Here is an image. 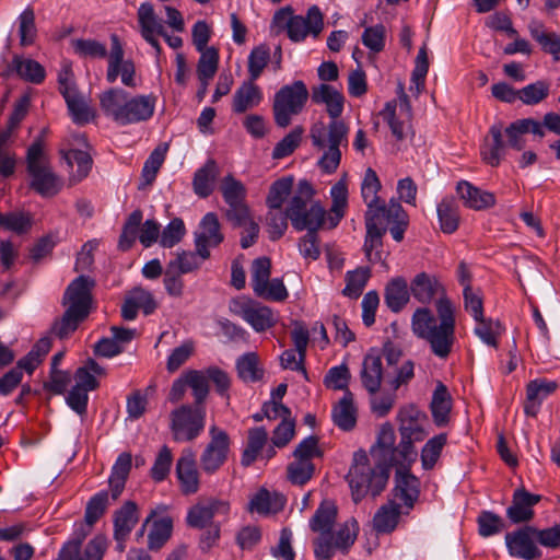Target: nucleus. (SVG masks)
I'll return each instance as SVG.
<instances>
[{
    "instance_id": "nucleus-34",
    "label": "nucleus",
    "mask_w": 560,
    "mask_h": 560,
    "mask_svg": "<svg viewBox=\"0 0 560 560\" xmlns=\"http://www.w3.org/2000/svg\"><path fill=\"white\" fill-rule=\"evenodd\" d=\"M410 284L404 277H395L385 287L384 300L387 307L394 312H400L410 300Z\"/></svg>"
},
{
    "instance_id": "nucleus-62",
    "label": "nucleus",
    "mask_w": 560,
    "mask_h": 560,
    "mask_svg": "<svg viewBox=\"0 0 560 560\" xmlns=\"http://www.w3.org/2000/svg\"><path fill=\"white\" fill-rule=\"evenodd\" d=\"M477 325L475 334L488 346L497 347L498 337L501 335L502 328L499 322L486 318L475 319Z\"/></svg>"
},
{
    "instance_id": "nucleus-43",
    "label": "nucleus",
    "mask_w": 560,
    "mask_h": 560,
    "mask_svg": "<svg viewBox=\"0 0 560 560\" xmlns=\"http://www.w3.org/2000/svg\"><path fill=\"white\" fill-rule=\"evenodd\" d=\"M60 153L69 167L73 168L77 165L75 172L72 173V180L80 182L89 175L93 160L86 151L70 149L68 151L61 150Z\"/></svg>"
},
{
    "instance_id": "nucleus-11",
    "label": "nucleus",
    "mask_w": 560,
    "mask_h": 560,
    "mask_svg": "<svg viewBox=\"0 0 560 560\" xmlns=\"http://www.w3.org/2000/svg\"><path fill=\"white\" fill-rule=\"evenodd\" d=\"M359 532L354 518L347 521L334 534L319 535L314 540V555L318 560H330L336 551L347 553L354 544Z\"/></svg>"
},
{
    "instance_id": "nucleus-2",
    "label": "nucleus",
    "mask_w": 560,
    "mask_h": 560,
    "mask_svg": "<svg viewBox=\"0 0 560 560\" xmlns=\"http://www.w3.org/2000/svg\"><path fill=\"white\" fill-rule=\"evenodd\" d=\"M529 132L539 139L546 135L540 121L534 118L517 119L508 127H504L501 121L493 124L481 148L483 161L491 166H498L505 158L508 148L517 151L525 148L524 136Z\"/></svg>"
},
{
    "instance_id": "nucleus-6",
    "label": "nucleus",
    "mask_w": 560,
    "mask_h": 560,
    "mask_svg": "<svg viewBox=\"0 0 560 560\" xmlns=\"http://www.w3.org/2000/svg\"><path fill=\"white\" fill-rule=\"evenodd\" d=\"M348 133L349 127L342 119H330L327 125L319 121L312 126V143L324 150L318 165L325 173L331 174L338 168L341 161L340 145H348Z\"/></svg>"
},
{
    "instance_id": "nucleus-39",
    "label": "nucleus",
    "mask_w": 560,
    "mask_h": 560,
    "mask_svg": "<svg viewBox=\"0 0 560 560\" xmlns=\"http://www.w3.org/2000/svg\"><path fill=\"white\" fill-rule=\"evenodd\" d=\"M334 423L343 431H351L357 423V410L353 405V395L347 390L343 397L332 409Z\"/></svg>"
},
{
    "instance_id": "nucleus-9",
    "label": "nucleus",
    "mask_w": 560,
    "mask_h": 560,
    "mask_svg": "<svg viewBox=\"0 0 560 560\" xmlns=\"http://www.w3.org/2000/svg\"><path fill=\"white\" fill-rule=\"evenodd\" d=\"M310 97L305 83L301 80L283 85L273 97V119L278 127L285 128L292 117L302 113Z\"/></svg>"
},
{
    "instance_id": "nucleus-51",
    "label": "nucleus",
    "mask_w": 560,
    "mask_h": 560,
    "mask_svg": "<svg viewBox=\"0 0 560 560\" xmlns=\"http://www.w3.org/2000/svg\"><path fill=\"white\" fill-rule=\"evenodd\" d=\"M371 272L369 268H358L346 273V287L342 290V294L350 299H358L365 288Z\"/></svg>"
},
{
    "instance_id": "nucleus-58",
    "label": "nucleus",
    "mask_w": 560,
    "mask_h": 560,
    "mask_svg": "<svg viewBox=\"0 0 560 560\" xmlns=\"http://www.w3.org/2000/svg\"><path fill=\"white\" fill-rule=\"evenodd\" d=\"M447 436L445 433H440L431 438L421 451V463L424 469H432L436 464L443 447L445 446Z\"/></svg>"
},
{
    "instance_id": "nucleus-53",
    "label": "nucleus",
    "mask_w": 560,
    "mask_h": 560,
    "mask_svg": "<svg viewBox=\"0 0 560 560\" xmlns=\"http://www.w3.org/2000/svg\"><path fill=\"white\" fill-rule=\"evenodd\" d=\"M429 71V58H428V49L427 46L423 45L420 47L418 55L415 61V68L411 74V85L410 91L416 95H419L425 84V77Z\"/></svg>"
},
{
    "instance_id": "nucleus-42",
    "label": "nucleus",
    "mask_w": 560,
    "mask_h": 560,
    "mask_svg": "<svg viewBox=\"0 0 560 560\" xmlns=\"http://www.w3.org/2000/svg\"><path fill=\"white\" fill-rule=\"evenodd\" d=\"M11 69L24 81L40 84L46 77L44 67L33 59H26L15 55L11 62Z\"/></svg>"
},
{
    "instance_id": "nucleus-23",
    "label": "nucleus",
    "mask_w": 560,
    "mask_h": 560,
    "mask_svg": "<svg viewBox=\"0 0 560 560\" xmlns=\"http://www.w3.org/2000/svg\"><path fill=\"white\" fill-rule=\"evenodd\" d=\"M541 500L539 494L529 493L525 488H518L513 493L512 504L506 510V516L513 524L526 523L533 520V508Z\"/></svg>"
},
{
    "instance_id": "nucleus-31",
    "label": "nucleus",
    "mask_w": 560,
    "mask_h": 560,
    "mask_svg": "<svg viewBox=\"0 0 560 560\" xmlns=\"http://www.w3.org/2000/svg\"><path fill=\"white\" fill-rule=\"evenodd\" d=\"M262 92L255 81H244L233 95L232 109L236 114L245 113L260 104Z\"/></svg>"
},
{
    "instance_id": "nucleus-26",
    "label": "nucleus",
    "mask_w": 560,
    "mask_h": 560,
    "mask_svg": "<svg viewBox=\"0 0 560 560\" xmlns=\"http://www.w3.org/2000/svg\"><path fill=\"white\" fill-rule=\"evenodd\" d=\"M396 435L392 424L384 423L378 432L376 444L371 448V455L380 464L390 467L396 462L398 450L395 447Z\"/></svg>"
},
{
    "instance_id": "nucleus-47",
    "label": "nucleus",
    "mask_w": 560,
    "mask_h": 560,
    "mask_svg": "<svg viewBox=\"0 0 560 560\" xmlns=\"http://www.w3.org/2000/svg\"><path fill=\"white\" fill-rule=\"evenodd\" d=\"M167 150V143H160L145 160L141 174L145 185H151L155 180L156 175L165 161Z\"/></svg>"
},
{
    "instance_id": "nucleus-27",
    "label": "nucleus",
    "mask_w": 560,
    "mask_h": 560,
    "mask_svg": "<svg viewBox=\"0 0 560 560\" xmlns=\"http://www.w3.org/2000/svg\"><path fill=\"white\" fill-rule=\"evenodd\" d=\"M408 514L404 505L390 499L374 514L373 528L378 534H390L398 526L401 515Z\"/></svg>"
},
{
    "instance_id": "nucleus-45",
    "label": "nucleus",
    "mask_w": 560,
    "mask_h": 560,
    "mask_svg": "<svg viewBox=\"0 0 560 560\" xmlns=\"http://www.w3.org/2000/svg\"><path fill=\"white\" fill-rule=\"evenodd\" d=\"M138 23L142 36L151 34H164V25L155 14L153 5L149 2L142 3L138 9Z\"/></svg>"
},
{
    "instance_id": "nucleus-41",
    "label": "nucleus",
    "mask_w": 560,
    "mask_h": 560,
    "mask_svg": "<svg viewBox=\"0 0 560 560\" xmlns=\"http://www.w3.org/2000/svg\"><path fill=\"white\" fill-rule=\"evenodd\" d=\"M337 506L331 501H323L310 520V527L319 535H328L336 522Z\"/></svg>"
},
{
    "instance_id": "nucleus-56",
    "label": "nucleus",
    "mask_w": 560,
    "mask_h": 560,
    "mask_svg": "<svg viewBox=\"0 0 560 560\" xmlns=\"http://www.w3.org/2000/svg\"><path fill=\"white\" fill-rule=\"evenodd\" d=\"M186 383L192 390L194 406H203L209 394V382L205 371L190 370L186 372Z\"/></svg>"
},
{
    "instance_id": "nucleus-13",
    "label": "nucleus",
    "mask_w": 560,
    "mask_h": 560,
    "mask_svg": "<svg viewBox=\"0 0 560 560\" xmlns=\"http://www.w3.org/2000/svg\"><path fill=\"white\" fill-rule=\"evenodd\" d=\"M209 435L210 442L201 453L199 462L205 474L213 475L228 459L230 438L224 430L215 425L210 428Z\"/></svg>"
},
{
    "instance_id": "nucleus-55",
    "label": "nucleus",
    "mask_w": 560,
    "mask_h": 560,
    "mask_svg": "<svg viewBox=\"0 0 560 560\" xmlns=\"http://www.w3.org/2000/svg\"><path fill=\"white\" fill-rule=\"evenodd\" d=\"M550 92V83L538 80L518 90V100L528 106H534L546 100Z\"/></svg>"
},
{
    "instance_id": "nucleus-14",
    "label": "nucleus",
    "mask_w": 560,
    "mask_h": 560,
    "mask_svg": "<svg viewBox=\"0 0 560 560\" xmlns=\"http://www.w3.org/2000/svg\"><path fill=\"white\" fill-rule=\"evenodd\" d=\"M538 534L535 526H523L505 535V545L512 557L534 560L541 557V550L537 546Z\"/></svg>"
},
{
    "instance_id": "nucleus-19",
    "label": "nucleus",
    "mask_w": 560,
    "mask_h": 560,
    "mask_svg": "<svg viewBox=\"0 0 560 560\" xmlns=\"http://www.w3.org/2000/svg\"><path fill=\"white\" fill-rule=\"evenodd\" d=\"M176 477L179 482L180 492L191 495L200 488V474L196 465V456L191 448L183 450L176 462Z\"/></svg>"
},
{
    "instance_id": "nucleus-36",
    "label": "nucleus",
    "mask_w": 560,
    "mask_h": 560,
    "mask_svg": "<svg viewBox=\"0 0 560 560\" xmlns=\"http://www.w3.org/2000/svg\"><path fill=\"white\" fill-rule=\"evenodd\" d=\"M268 441V432L264 427L250 428L247 432L246 446L242 452L241 464L249 467L262 454Z\"/></svg>"
},
{
    "instance_id": "nucleus-40",
    "label": "nucleus",
    "mask_w": 560,
    "mask_h": 560,
    "mask_svg": "<svg viewBox=\"0 0 560 560\" xmlns=\"http://www.w3.org/2000/svg\"><path fill=\"white\" fill-rule=\"evenodd\" d=\"M440 229L443 233L452 234L459 225V207L454 197L443 198L436 208Z\"/></svg>"
},
{
    "instance_id": "nucleus-46",
    "label": "nucleus",
    "mask_w": 560,
    "mask_h": 560,
    "mask_svg": "<svg viewBox=\"0 0 560 560\" xmlns=\"http://www.w3.org/2000/svg\"><path fill=\"white\" fill-rule=\"evenodd\" d=\"M236 370L240 378L244 382H257L264 376V370L259 366V359L254 352L245 353L238 358Z\"/></svg>"
},
{
    "instance_id": "nucleus-21",
    "label": "nucleus",
    "mask_w": 560,
    "mask_h": 560,
    "mask_svg": "<svg viewBox=\"0 0 560 560\" xmlns=\"http://www.w3.org/2000/svg\"><path fill=\"white\" fill-rule=\"evenodd\" d=\"M420 494V481L411 475L405 467H399L395 475V488L393 489V499L402 501L406 513H410Z\"/></svg>"
},
{
    "instance_id": "nucleus-12",
    "label": "nucleus",
    "mask_w": 560,
    "mask_h": 560,
    "mask_svg": "<svg viewBox=\"0 0 560 560\" xmlns=\"http://www.w3.org/2000/svg\"><path fill=\"white\" fill-rule=\"evenodd\" d=\"M382 352L387 366L393 369L392 372L386 374V384L389 389L397 392L400 387L408 386L415 377V362L408 359L398 365L402 358V350L392 341H386L383 345Z\"/></svg>"
},
{
    "instance_id": "nucleus-52",
    "label": "nucleus",
    "mask_w": 560,
    "mask_h": 560,
    "mask_svg": "<svg viewBox=\"0 0 560 560\" xmlns=\"http://www.w3.org/2000/svg\"><path fill=\"white\" fill-rule=\"evenodd\" d=\"M292 186V177H282L273 182L266 198L268 208L271 210H280L284 200L291 194Z\"/></svg>"
},
{
    "instance_id": "nucleus-32",
    "label": "nucleus",
    "mask_w": 560,
    "mask_h": 560,
    "mask_svg": "<svg viewBox=\"0 0 560 560\" xmlns=\"http://www.w3.org/2000/svg\"><path fill=\"white\" fill-rule=\"evenodd\" d=\"M138 521V505L133 501H126L114 513V538L127 539Z\"/></svg>"
},
{
    "instance_id": "nucleus-7",
    "label": "nucleus",
    "mask_w": 560,
    "mask_h": 560,
    "mask_svg": "<svg viewBox=\"0 0 560 560\" xmlns=\"http://www.w3.org/2000/svg\"><path fill=\"white\" fill-rule=\"evenodd\" d=\"M405 212L401 205L394 198L388 203L380 200L366 209L364 252L369 261L375 262L381 259L378 248L382 246V238L387 231L386 225L404 218Z\"/></svg>"
},
{
    "instance_id": "nucleus-18",
    "label": "nucleus",
    "mask_w": 560,
    "mask_h": 560,
    "mask_svg": "<svg viewBox=\"0 0 560 560\" xmlns=\"http://www.w3.org/2000/svg\"><path fill=\"white\" fill-rule=\"evenodd\" d=\"M383 357L382 349L371 348L363 358L360 381L369 394L380 393L382 382H386Z\"/></svg>"
},
{
    "instance_id": "nucleus-25",
    "label": "nucleus",
    "mask_w": 560,
    "mask_h": 560,
    "mask_svg": "<svg viewBox=\"0 0 560 560\" xmlns=\"http://www.w3.org/2000/svg\"><path fill=\"white\" fill-rule=\"evenodd\" d=\"M311 97L315 104L325 105L330 119H340L346 102L341 91L330 84L320 83L312 88Z\"/></svg>"
},
{
    "instance_id": "nucleus-60",
    "label": "nucleus",
    "mask_w": 560,
    "mask_h": 560,
    "mask_svg": "<svg viewBox=\"0 0 560 560\" xmlns=\"http://www.w3.org/2000/svg\"><path fill=\"white\" fill-rule=\"evenodd\" d=\"M173 521L171 517H162L153 523L148 536L150 549H160L171 537Z\"/></svg>"
},
{
    "instance_id": "nucleus-17",
    "label": "nucleus",
    "mask_w": 560,
    "mask_h": 560,
    "mask_svg": "<svg viewBox=\"0 0 560 560\" xmlns=\"http://www.w3.org/2000/svg\"><path fill=\"white\" fill-rule=\"evenodd\" d=\"M95 282L88 276H79L66 289L62 304L88 316L92 303V289Z\"/></svg>"
},
{
    "instance_id": "nucleus-1",
    "label": "nucleus",
    "mask_w": 560,
    "mask_h": 560,
    "mask_svg": "<svg viewBox=\"0 0 560 560\" xmlns=\"http://www.w3.org/2000/svg\"><path fill=\"white\" fill-rule=\"evenodd\" d=\"M410 292L421 304H430L438 299V316L428 307H419L411 317V329L418 338L428 342L435 357L447 359L456 341V320L454 306L445 296L444 285L436 276L419 272L410 282Z\"/></svg>"
},
{
    "instance_id": "nucleus-44",
    "label": "nucleus",
    "mask_w": 560,
    "mask_h": 560,
    "mask_svg": "<svg viewBox=\"0 0 560 560\" xmlns=\"http://www.w3.org/2000/svg\"><path fill=\"white\" fill-rule=\"evenodd\" d=\"M332 205L328 217L329 229L336 228L345 215L348 200V188L345 182L339 180L330 189Z\"/></svg>"
},
{
    "instance_id": "nucleus-3",
    "label": "nucleus",
    "mask_w": 560,
    "mask_h": 560,
    "mask_svg": "<svg viewBox=\"0 0 560 560\" xmlns=\"http://www.w3.org/2000/svg\"><path fill=\"white\" fill-rule=\"evenodd\" d=\"M74 52L82 58H105L107 57L108 67L106 80L114 83L121 78V83L128 88H136V66L131 59H124L125 50L119 37L116 34L110 35V50L107 52L105 44L96 39H74L72 40Z\"/></svg>"
},
{
    "instance_id": "nucleus-22",
    "label": "nucleus",
    "mask_w": 560,
    "mask_h": 560,
    "mask_svg": "<svg viewBox=\"0 0 560 560\" xmlns=\"http://www.w3.org/2000/svg\"><path fill=\"white\" fill-rule=\"evenodd\" d=\"M380 115L387 122L392 135L401 141L406 136L408 122L410 120V104L406 94L400 97V113H397V103L395 101L387 102Z\"/></svg>"
},
{
    "instance_id": "nucleus-29",
    "label": "nucleus",
    "mask_w": 560,
    "mask_h": 560,
    "mask_svg": "<svg viewBox=\"0 0 560 560\" xmlns=\"http://www.w3.org/2000/svg\"><path fill=\"white\" fill-rule=\"evenodd\" d=\"M528 32L544 52L550 54L555 61L560 60V34L548 32L539 20H532L528 23Z\"/></svg>"
},
{
    "instance_id": "nucleus-63",
    "label": "nucleus",
    "mask_w": 560,
    "mask_h": 560,
    "mask_svg": "<svg viewBox=\"0 0 560 560\" xmlns=\"http://www.w3.org/2000/svg\"><path fill=\"white\" fill-rule=\"evenodd\" d=\"M221 192L228 206L245 202L246 188L232 175H228L223 178L221 184Z\"/></svg>"
},
{
    "instance_id": "nucleus-64",
    "label": "nucleus",
    "mask_w": 560,
    "mask_h": 560,
    "mask_svg": "<svg viewBox=\"0 0 560 560\" xmlns=\"http://www.w3.org/2000/svg\"><path fill=\"white\" fill-rule=\"evenodd\" d=\"M200 58L197 65L198 78L212 79L218 70L219 51L211 46L208 49L198 50Z\"/></svg>"
},
{
    "instance_id": "nucleus-35",
    "label": "nucleus",
    "mask_w": 560,
    "mask_h": 560,
    "mask_svg": "<svg viewBox=\"0 0 560 560\" xmlns=\"http://www.w3.org/2000/svg\"><path fill=\"white\" fill-rule=\"evenodd\" d=\"M131 463L130 453H121L116 459L108 479L112 501H116L122 493L131 469Z\"/></svg>"
},
{
    "instance_id": "nucleus-38",
    "label": "nucleus",
    "mask_w": 560,
    "mask_h": 560,
    "mask_svg": "<svg viewBox=\"0 0 560 560\" xmlns=\"http://www.w3.org/2000/svg\"><path fill=\"white\" fill-rule=\"evenodd\" d=\"M430 408L433 421L438 427L445 425L448 422L452 398L447 387L442 382L438 383L433 392Z\"/></svg>"
},
{
    "instance_id": "nucleus-5",
    "label": "nucleus",
    "mask_w": 560,
    "mask_h": 560,
    "mask_svg": "<svg viewBox=\"0 0 560 560\" xmlns=\"http://www.w3.org/2000/svg\"><path fill=\"white\" fill-rule=\"evenodd\" d=\"M389 471L386 465L378 462H375V467H372L365 451L354 452L352 464L346 476L353 501L360 502L368 493L373 497L378 495L387 485Z\"/></svg>"
},
{
    "instance_id": "nucleus-50",
    "label": "nucleus",
    "mask_w": 560,
    "mask_h": 560,
    "mask_svg": "<svg viewBox=\"0 0 560 560\" xmlns=\"http://www.w3.org/2000/svg\"><path fill=\"white\" fill-rule=\"evenodd\" d=\"M19 37L22 47L31 46L37 37V28L35 24V12L33 8L27 7L18 18Z\"/></svg>"
},
{
    "instance_id": "nucleus-37",
    "label": "nucleus",
    "mask_w": 560,
    "mask_h": 560,
    "mask_svg": "<svg viewBox=\"0 0 560 560\" xmlns=\"http://www.w3.org/2000/svg\"><path fill=\"white\" fill-rule=\"evenodd\" d=\"M219 175V167L214 160H208L202 167L196 171L192 179L194 191L200 198L210 196Z\"/></svg>"
},
{
    "instance_id": "nucleus-61",
    "label": "nucleus",
    "mask_w": 560,
    "mask_h": 560,
    "mask_svg": "<svg viewBox=\"0 0 560 560\" xmlns=\"http://www.w3.org/2000/svg\"><path fill=\"white\" fill-rule=\"evenodd\" d=\"M381 182L378 179V176L376 172L369 167L365 171L362 184H361V195L363 198V201L366 205V208L373 207L376 202L381 200L378 197V191L381 190Z\"/></svg>"
},
{
    "instance_id": "nucleus-30",
    "label": "nucleus",
    "mask_w": 560,
    "mask_h": 560,
    "mask_svg": "<svg viewBox=\"0 0 560 560\" xmlns=\"http://www.w3.org/2000/svg\"><path fill=\"white\" fill-rule=\"evenodd\" d=\"M32 177L31 187L43 197L55 196L61 188L59 178L48 164L28 170Z\"/></svg>"
},
{
    "instance_id": "nucleus-54",
    "label": "nucleus",
    "mask_w": 560,
    "mask_h": 560,
    "mask_svg": "<svg viewBox=\"0 0 560 560\" xmlns=\"http://www.w3.org/2000/svg\"><path fill=\"white\" fill-rule=\"evenodd\" d=\"M270 60V48L266 44L254 47L248 56L247 70L252 81H256Z\"/></svg>"
},
{
    "instance_id": "nucleus-49",
    "label": "nucleus",
    "mask_w": 560,
    "mask_h": 560,
    "mask_svg": "<svg viewBox=\"0 0 560 560\" xmlns=\"http://www.w3.org/2000/svg\"><path fill=\"white\" fill-rule=\"evenodd\" d=\"M110 498V491L102 490L95 493L86 502L84 521L89 525H94L106 512Z\"/></svg>"
},
{
    "instance_id": "nucleus-10",
    "label": "nucleus",
    "mask_w": 560,
    "mask_h": 560,
    "mask_svg": "<svg viewBox=\"0 0 560 560\" xmlns=\"http://www.w3.org/2000/svg\"><path fill=\"white\" fill-rule=\"evenodd\" d=\"M170 428L176 442L197 439L205 429V406L182 405L170 415Z\"/></svg>"
},
{
    "instance_id": "nucleus-48",
    "label": "nucleus",
    "mask_w": 560,
    "mask_h": 560,
    "mask_svg": "<svg viewBox=\"0 0 560 560\" xmlns=\"http://www.w3.org/2000/svg\"><path fill=\"white\" fill-rule=\"evenodd\" d=\"M143 219L142 211L137 209L127 218L118 241L119 249L126 252L132 247L140 231Z\"/></svg>"
},
{
    "instance_id": "nucleus-57",
    "label": "nucleus",
    "mask_w": 560,
    "mask_h": 560,
    "mask_svg": "<svg viewBox=\"0 0 560 560\" xmlns=\"http://www.w3.org/2000/svg\"><path fill=\"white\" fill-rule=\"evenodd\" d=\"M88 316L82 315L78 311L67 308L60 319L56 320L51 330L60 339L67 338L72 334Z\"/></svg>"
},
{
    "instance_id": "nucleus-24",
    "label": "nucleus",
    "mask_w": 560,
    "mask_h": 560,
    "mask_svg": "<svg viewBox=\"0 0 560 560\" xmlns=\"http://www.w3.org/2000/svg\"><path fill=\"white\" fill-rule=\"evenodd\" d=\"M107 547L105 536L97 535L81 550V546L66 542L58 553L56 560H102Z\"/></svg>"
},
{
    "instance_id": "nucleus-16",
    "label": "nucleus",
    "mask_w": 560,
    "mask_h": 560,
    "mask_svg": "<svg viewBox=\"0 0 560 560\" xmlns=\"http://www.w3.org/2000/svg\"><path fill=\"white\" fill-rule=\"evenodd\" d=\"M229 512V502L213 498L203 499L188 510L186 521L190 527L201 529L213 525L215 515H226Z\"/></svg>"
},
{
    "instance_id": "nucleus-4",
    "label": "nucleus",
    "mask_w": 560,
    "mask_h": 560,
    "mask_svg": "<svg viewBox=\"0 0 560 560\" xmlns=\"http://www.w3.org/2000/svg\"><path fill=\"white\" fill-rule=\"evenodd\" d=\"M153 95L131 96L119 88H112L100 95V105L104 115L119 126L149 120L155 109Z\"/></svg>"
},
{
    "instance_id": "nucleus-33",
    "label": "nucleus",
    "mask_w": 560,
    "mask_h": 560,
    "mask_svg": "<svg viewBox=\"0 0 560 560\" xmlns=\"http://www.w3.org/2000/svg\"><path fill=\"white\" fill-rule=\"evenodd\" d=\"M238 314L257 332L265 331L276 324L273 313L267 306L244 303L241 305Z\"/></svg>"
},
{
    "instance_id": "nucleus-28",
    "label": "nucleus",
    "mask_w": 560,
    "mask_h": 560,
    "mask_svg": "<svg viewBox=\"0 0 560 560\" xmlns=\"http://www.w3.org/2000/svg\"><path fill=\"white\" fill-rule=\"evenodd\" d=\"M456 192L467 208L476 211L485 210L495 205V197L492 192L482 190L467 180L457 183Z\"/></svg>"
},
{
    "instance_id": "nucleus-8",
    "label": "nucleus",
    "mask_w": 560,
    "mask_h": 560,
    "mask_svg": "<svg viewBox=\"0 0 560 560\" xmlns=\"http://www.w3.org/2000/svg\"><path fill=\"white\" fill-rule=\"evenodd\" d=\"M314 190L307 180H300L296 194L288 203L292 226L301 232H318L326 222V210L319 202H312Z\"/></svg>"
},
{
    "instance_id": "nucleus-20",
    "label": "nucleus",
    "mask_w": 560,
    "mask_h": 560,
    "mask_svg": "<svg viewBox=\"0 0 560 560\" xmlns=\"http://www.w3.org/2000/svg\"><path fill=\"white\" fill-rule=\"evenodd\" d=\"M324 26L323 14L317 5H313L307 10L306 16L294 15L287 31L288 37L299 43L304 40L307 35L317 36Z\"/></svg>"
},
{
    "instance_id": "nucleus-15",
    "label": "nucleus",
    "mask_w": 560,
    "mask_h": 560,
    "mask_svg": "<svg viewBox=\"0 0 560 560\" xmlns=\"http://www.w3.org/2000/svg\"><path fill=\"white\" fill-rule=\"evenodd\" d=\"M224 241L221 224L215 213H207L195 233V247L202 260L210 257V247H217Z\"/></svg>"
},
{
    "instance_id": "nucleus-59",
    "label": "nucleus",
    "mask_w": 560,
    "mask_h": 560,
    "mask_svg": "<svg viewBox=\"0 0 560 560\" xmlns=\"http://www.w3.org/2000/svg\"><path fill=\"white\" fill-rule=\"evenodd\" d=\"M304 128L302 126L294 127L283 139H281L272 150L273 159H283L291 155L300 145Z\"/></svg>"
}]
</instances>
